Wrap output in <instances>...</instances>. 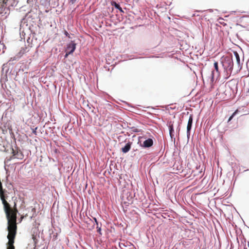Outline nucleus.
<instances>
[{
	"label": "nucleus",
	"instance_id": "obj_19",
	"mask_svg": "<svg viewBox=\"0 0 249 249\" xmlns=\"http://www.w3.org/2000/svg\"><path fill=\"white\" fill-rule=\"evenodd\" d=\"M66 54H65V57H66H66H68V56L69 54H70L71 53H69V52H68V51H66Z\"/></svg>",
	"mask_w": 249,
	"mask_h": 249
},
{
	"label": "nucleus",
	"instance_id": "obj_9",
	"mask_svg": "<svg viewBox=\"0 0 249 249\" xmlns=\"http://www.w3.org/2000/svg\"><path fill=\"white\" fill-rule=\"evenodd\" d=\"M233 54L235 56L236 63L238 65V67H239L240 66V59L239 55L237 52H234Z\"/></svg>",
	"mask_w": 249,
	"mask_h": 249
},
{
	"label": "nucleus",
	"instance_id": "obj_16",
	"mask_svg": "<svg viewBox=\"0 0 249 249\" xmlns=\"http://www.w3.org/2000/svg\"><path fill=\"white\" fill-rule=\"evenodd\" d=\"M97 232L100 234L102 235L101 233V229L100 227H99L98 226H97Z\"/></svg>",
	"mask_w": 249,
	"mask_h": 249
},
{
	"label": "nucleus",
	"instance_id": "obj_6",
	"mask_svg": "<svg viewBox=\"0 0 249 249\" xmlns=\"http://www.w3.org/2000/svg\"><path fill=\"white\" fill-rule=\"evenodd\" d=\"M153 141L152 139L149 138L143 142L142 146L144 147H149L153 145Z\"/></svg>",
	"mask_w": 249,
	"mask_h": 249
},
{
	"label": "nucleus",
	"instance_id": "obj_14",
	"mask_svg": "<svg viewBox=\"0 0 249 249\" xmlns=\"http://www.w3.org/2000/svg\"><path fill=\"white\" fill-rule=\"evenodd\" d=\"M19 59V58H18V56L16 54L15 56H14L13 57H11V58H10L9 61H15V60H18Z\"/></svg>",
	"mask_w": 249,
	"mask_h": 249
},
{
	"label": "nucleus",
	"instance_id": "obj_18",
	"mask_svg": "<svg viewBox=\"0 0 249 249\" xmlns=\"http://www.w3.org/2000/svg\"><path fill=\"white\" fill-rule=\"evenodd\" d=\"M89 221L92 224V225L91 226V228H89V230H92L93 228V227H94L93 222L91 219L89 220Z\"/></svg>",
	"mask_w": 249,
	"mask_h": 249
},
{
	"label": "nucleus",
	"instance_id": "obj_12",
	"mask_svg": "<svg viewBox=\"0 0 249 249\" xmlns=\"http://www.w3.org/2000/svg\"><path fill=\"white\" fill-rule=\"evenodd\" d=\"M238 111V110L237 109L234 111V112L232 114V115L229 118L228 120V122H229L232 120L233 117L237 113Z\"/></svg>",
	"mask_w": 249,
	"mask_h": 249
},
{
	"label": "nucleus",
	"instance_id": "obj_15",
	"mask_svg": "<svg viewBox=\"0 0 249 249\" xmlns=\"http://www.w3.org/2000/svg\"><path fill=\"white\" fill-rule=\"evenodd\" d=\"M132 131L135 132H139L141 131V129H139L138 128H135V127H132Z\"/></svg>",
	"mask_w": 249,
	"mask_h": 249
},
{
	"label": "nucleus",
	"instance_id": "obj_22",
	"mask_svg": "<svg viewBox=\"0 0 249 249\" xmlns=\"http://www.w3.org/2000/svg\"><path fill=\"white\" fill-rule=\"evenodd\" d=\"M76 0H71V2L73 3H74L75 1Z\"/></svg>",
	"mask_w": 249,
	"mask_h": 249
},
{
	"label": "nucleus",
	"instance_id": "obj_13",
	"mask_svg": "<svg viewBox=\"0 0 249 249\" xmlns=\"http://www.w3.org/2000/svg\"><path fill=\"white\" fill-rule=\"evenodd\" d=\"M214 67L215 71L219 73L218 63L217 62L214 63Z\"/></svg>",
	"mask_w": 249,
	"mask_h": 249
},
{
	"label": "nucleus",
	"instance_id": "obj_7",
	"mask_svg": "<svg viewBox=\"0 0 249 249\" xmlns=\"http://www.w3.org/2000/svg\"><path fill=\"white\" fill-rule=\"evenodd\" d=\"M131 143H132L130 142H129L127 143H126V145L122 148V152L124 153H126L127 152H128L131 148Z\"/></svg>",
	"mask_w": 249,
	"mask_h": 249
},
{
	"label": "nucleus",
	"instance_id": "obj_8",
	"mask_svg": "<svg viewBox=\"0 0 249 249\" xmlns=\"http://www.w3.org/2000/svg\"><path fill=\"white\" fill-rule=\"evenodd\" d=\"M26 47H22L20 50L19 52L17 54L18 56V58H20L26 52Z\"/></svg>",
	"mask_w": 249,
	"mask_h": 249
},
{
	"label": "nucleus",
	"instance_id": "obj_4",
	"mask_svg": "<svg viewBox=\"0 0 249 249\" xmlns=\"http://www.w3.org/2000/svg\"><path fill=\"white\" fill-rule=\"evenodd\" d=\"M75 48L76 44L74 42V41H71L70 43L68 44L66 51H68L69 52V53L71 54L75 51Z\"/></svg>",
	"mask_w": 249,
	"mask_h": 249
},
{
	"label": "nucleus",
	"instance_id": "obj_21",
	"mask_svg": "<svg viewBox=\"0 0 249 249\" xmlns=\"http://www.w3.org/2000/svg\"><path fill=\"white\" fill-rule=\"evenodd\" d=\"M94 220H95V221L96 222V225H98V222L97 221L96 218H94Z\"/></svg>",
	"mask_w": 249,
	"mask_h": 249
},
{
	"label": "nucleus",
	"instance_id": "obj_1",
	"mask_svg": "<svg viewBox=\"0 0 249 249\" xmlns=\"http://www.w3.org/2000/svg\"><path fill=\"white\" fill-rule=\"evenodd\" d=\"M222 66L227 71H231L233 69V62L232 58L230 56H226L222 58L221 61Z\"/></svg>",
	"mask_w": 249,
	"mask_h": 249
},
{
	"label": "nucleus",
	"instance_id": "obj_10",
	"mask_svg": "<svg viewBox=\"0 0 249 249\" xmlns=\"http://www.w3.org/2000/svg\"><path fill=\"white\" fill-rule=\"evenodd\" d=\"M112 6H114L115 8L118 9L121 13H124V11L122 8L120 7V5L115 1H113L111 3Z\"/></svg>",
	"mask_w": 249,
	"mask_h": 249
},
{
	"label": "nucleus",
	"instance_id": "obj_17",
	"mask_svg": "<svg viewBox=\"0 0 249 249\" xmlns=\"http://www.w3.org/2000/svg\"><path fill=\"white\" fill-rule=\"evenodd\" d=\"M64 34H65L67 36H68V37H69V38L70 37V35H69V33H68V32H67V31H64Z\"/></svg>",
	"mask_w": 249,
	"mask_h": 249
},
{
	"label": "nucleus",
	"instance_id": "obj_3",
	"mask_svg": "<svg viewBox=\"0 0 249 249\" xmlns=\"http://www.w3.org/2000/svg\"><path fill=\"white\" fill-rule=\"evenodd\" d=\"M12 156L10 157L9 160H11L14 159L22 160L24 157L22 152L18 148L16 149L12 148Z\"/></svg>",
	"mask_w": 249,
	"mask_h": 249
},
{
	"label": "nucleus",
	"instance_id": "obj_2",
	"mask_svg": "<svg viewBox=\"0 0 249 249\" xmlns=\"http://www.w3.org/2000/svg\"><path fill=\"white\" fill-rule=\"evenodd\" d=\"M17 232L8 233L7 235V238L8 242L6 244L7 249H15L14 245L15 242V239L16 237Z\"/></svg>",
	"mask_w": 249,
	"mask_h": 249
},
{
	"label": "nucleus",
	"instance_id": "obj_5",
	"mask_svg": "<svg viewBox=\"0 0 249 249\" xmlns=\"http://www.w3.org/2000/svg\"><path fill=\"white\" fill-rule=\"evenodd\" d=\"M193 123V116L192 115H190L189 117V119L188 122L187 126V136H189L190 135V130L192 127Z\"/></svg>",
	"mask_w": 249,
	"mask_h": 249
},
{
	"label": "nucleus",
	"instance_id": "obj_11",
	"mask_svg": "<svg viewBox=\"0 0 249 249\" xmlns=\"http://www.w3.org/2000/svg\"><path fill=\"white\" fill-rule=\"evenodd\" d=\"M169 133H170V137L172 139H173L174 137V130L173 125L172 124H170L169 126Z\"/></svg>",
	"mask_w": 249,
	"mask_h": 249
},
{
	"label": "nucleus",
	"instance_id": "obj_20",
	"mask_svg": "<svg viewBox=\"0 0 249 249\" xmlns=\"http://www.w3.org/2000/svg\"><path fill=\"white\" fill-rule=\"evenodd\" d=\"M244 249H249V245H248L247 246L246 245L245 246Z\"/></svg>",
	"mask_w": 249,
	"mask_h": 249
}]
</instances>
